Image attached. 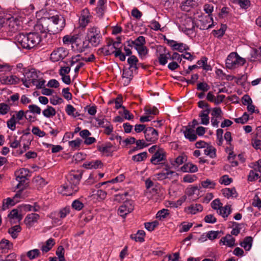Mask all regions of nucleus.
Wrapping results in <instances>:
<instances>
[{"instance_id":"nucleus-1","label":"nucleus","mask_w":261,"mask_h":261,"mask_svg":"<svg viewBox=\"0 0 261 261\" xmlns=\"http://www.w3.org/2000/svg\"><path fill=\"white\" fill-rule=\"evenodd\" d=\"M246 63V60L239 56L237 53H230L226 60V67L229 69H234L242 66Z\"/></svg>"},{"instance_id":"nucleus-2","label":"nucleus","mask_w":261,"mask_h":261,"mask_svg":"<svg viewBox=\"0 0 261 261\" xmlns=\"http://www.w3.org/2000/svg\"><path fill=\"white\" fill-rule=\"evenodd\" d=\"M23 74L24 77L20 80L25 87L29 88L31 84L37 85L38 76L35 69H24Z\"/></svg>"},{"instance_id":"nucleus-3","label":"nucleus","mask_w":261,"mask_h":261,"mask_svg":"<svg viewBox=\"0 0 261 261\" xmlns=\"http://www.w3.org/2000/svg\"><path fill=\"white\" fill-rule=\"evenodd\" d=\"M20 37H23L20 41L21 43H25L28 44L26 47H32L39 44L41 41V38L40 34H19Z\"/></svg>"},{"instance_id":"nucleus-4","label":"nucleus","mask_w":261,"mask_h":261,"mask_svg":"<svg viewBox=\"0 0 261 261\" xmlns=\"http://www.w3.org/2000/svg\"><path fill=\"white\" fill-rule=\"evenodd\" d=\"M120 44L119 41H114L112 39H109L106 45L99 48L97 53L99 56H109L114 53V49Z\"/></svg>"},{"instance_id":"nucleus-5","label":"nucleus","mask_w":261,"mask_h":261,"mask_svg":"<svg viewBox=\"0 0 261 261\" xmlns=\"http://www.w3.org/2000/svg\"><path fill=\"white\" fill-rule=\"evenodd\" d=\"M29 173V170L26 168H21L15 171L16 179L19 182L16 186L17 189H20L19 190L22 189L23 191Z\"/></svg>"},{"instance_id":"nucleus-6","label":"nucleus","mask_w":261,"mask_h":261,"mask_svg":"<svg viewBox=\"0 0 261 261\" xmlns=\"http://www.w3.org/2000/svg\"><path fill=\"white\" fill-rule=\"evenodd\" d=\"M134 209V204L133 202L131 200H126L123 204L119 207L117 213L120 216L125 218L127 215L133 211Z\"/></svg>"},{"instance_id":"nucleus-7","label":"nucleus","mask_w":261,"mask_h":261,"mask_svg":"<svg viewBox=\"0 0 261 261\" xmlns=\"http://www.w3.org/2000/svg\"><path fill=\"white\" fill-rule=\"evenodd\" d=\"M25 197L26 194L23 193L22 189L18 190L14 196L13 199H11V198H8L4 200H6V202L4 201L3 202V209L5 210L8 208L9 205H14L16 203L19 201V199H24Z\"/></svg>"},{"instance_id":"nucleus-8","label":"nucleus","mask_w":261,"mask_h":261,"mask_svg":"<svg viewBox=\"0 0 261 261\" xmlns=\"http://www.w3.org/2000/svg\"><path fill=\"white\" fill-rule=\"evenodd\" d=\"M4 19H6V22L8 24L10 31L15 33L18 31L20 25V20L17 18H14L9 14L4 15Z\"/></svg>"},{"instance_id":"nucleus-9","label":"nucleus","mask_w":261,"mask_h":261,"mask_svg":"<svg viewBox=\"0 0 261 261\" xmlns=\"http://www.w3.org/2000/svg\"><path fill=\"white\" fill-rule=\"evenodd\" d=\"M156 53L159 62L161 65H165L167 63L168 59L170 57L169 51L166 50V48L160 46L157 47Z\"/></svg>"},{"instance_id":"nucleus-10","label":"nucleus","mask_w":261,"mask_h":261,"mask_svg":"<svg viewBox=\"0 0 261 261\" xmlns=\"http://www.w3.org/2000/svg\"><path fill=\"white\" fill-rule=\"evenodd\" d=\"M166 160V153L163 149H158L152 155L150 162L151 164L156 165L161 164Z\"/></svg>"},{"instance_id":"nucleus-11","label":"nucleus","mask_w":261,"mask_h":261,"mask_svg":"<svg viewBox=\"0 0 261 261\" xmlns=\"http://www.w3.org/2000/svg\"><path fill=\"white\" fill-rule=\"evenodd\" d=\"M144 134L146 141L150 142V144L155 143L158 139V132L153 127H146L144 131Z\"/></svg>"},{"instance_id":"nucleus-12","label":"nucleus","mask_w":261,"mask_h":261,"mask_svg":"<svg viewBox=\"0 0 261 261\" xmlns=\"http://www.w3.org/2000/svg\"><path fill=\"white\" fill-rule=\"evenodd\" d=\"M82 175V170H72L67 175V181L69 183L79 186Z\"/></svg>"},{"instance_id":"nucleus-13","label":"nucleus","mask_w":261,"mask_h":261,"mask_svg":"<svg viewBox=\"0 0 261 261\" xmlns=\"http://www.w3.org/2000/svg\"><path fill=\"white\" fill-rule=\"evenodd\" d=\"M222 111L219 107H215L212 110L211 123L213 126L218 127L220 120L222 118Z\"/></svg>"},{"instance_id":"nucleus-14","label":"nucleus","mask_w":261,"mask_h":261,"mask_svg":"<svg viewBox=\"0 0 261 261\" xmlns=\"http://www.w3.org/2000/svg\"><path fill=\"white\" fill-rule=\"evenodd\" d=\"M48 20L53 22L56 30L55 31H61L65 25V21L62 16L55 15L48 18Z\"/></svg>"},{"instance_id":"nucleus-15","label":"nucleus","mask_w":261,"mask_h":261,"mask_svg":"<svg viewBox=\"0 0 261 261\" xmlns=\"http://www.w3.org/2000/svg\"><path fill=\"white\" fill-rule=\"evenodd\" d=\"M67 56V53L63 47H59L54 50L50 54V59L53 62H57L63 59Z\"/></svg>"},{"instance_id":"nucleus-16","label":"nucleus","mask_w":261,"mask_h":261,"mask_svg":"<svg viewBox=\"0 0 261 261\" xmlns=\"http://www.w3.org/2000/svg\"><path fill=\"white\" fill-rule=\"evenodd\" d=\"M198 5V0H186L181 4L180 8L183 11L190 12L196 8Z\"/></svg>"},{"instance_id":"nucleus-17","label":"nucleus","mask_w":261,"mask_h":261,"mask_svg":"<svg viewBox=\"0 0 261 261\" xmlns=\"http://www.w3.org/2000/svg\"><path fill=\"white\" fill-rule=\"evenodd\" d=\"M85 39L91 46L96 47L101 42L102 36L101 34H87Z\"/></svg>"},{"instance_id":"nucleus-18","label":"nucleus","mask_w":261,"mask_h":261,"mask_svg":"<svg viewBox=\"0 0 261 261\" xmlns=\"http://www.w3.org/2000/svg\"><path fill=\"white\" fill-rule=\"evenodd\" d=\"M164 39L166 43L171 47L173 48L174 50H177L179 52H183L184 50H186L189 49L188 46L182 43H177L176 41L169 40L166 38L165 36H164Z\"/></svg>"},{"instance_id":"nucleus-19","label":"nucleus","mask_w":261,"mask_h":261,"mask_svg":"<svg viewBox=\"0 0 261 261\" xmlns=\"http://www.w3.org/2000/svg\"><path fill=\"white\" fill-rule=\"evenodd\" d=\"M40 216L37 214H29L25 217L24 222L28 227L31 228L35 223L37 222Z\"/></svg>"},{"instance_id":"nucleus-20","label":"nucleus","mask_w":261,"mask_h":261,"mask_svg":"<svg viewBox=\"0 0 261 261\" xmlns=\"http://www.w3.org/2000/svg\"><path fill=\"white\" fill-rule=\"evenodd\" d=\"M63 189H64L62 191L63 194L70 196L76 193L79 190V187L78 186L68 182L66 185L63 186Z\"/></svg>"},{"instance_id":"nucleus-21","label":"nucleus","mask_w":261,"mask_h":261,"mask_svg":"<svg viewBox=\"0 0 261 261\" xmlns=\"http://www.w3.org/2000/svg\"><path fill=\"white\" fill-rule=\"evenodd\" d=\"M250 57L249 60L251 62L261 61V47L258 48H251L250 53Z\"/></svg>"},{"instance_id":"nucleus-22","label":"nucleus","mask_w":261,"mask_h":261,"mask_svg":"<svg viewBox=\"0 0 261 261\" xmlns=\"http://www.w3.org/2000/svg\"><path fill=\"white\" fill-rule=\"evenodd\" d=\"M83 166L87 169H96L101 168L103 167V163L100 160L87 161L84 163Z\"/></svg>"},{"instance_id":"nucleus-23","label":"nucleus","mask_w":261,"mask_h":261,"mask_svg":"<svg viewBox=\"0 0 261 261\" xmlns=\"http://www.w3.org/2000/svg\"><path fill=\"white\" fill-rule=\"evenodd\" d=\"M211 111V109H204L200 112L199 116L201 119V124L203 125H207L209 124L210 117L208 115Z\"/></svg>"},{"instance_id":"nucleus-24","label":"nucleus","mask_w":261,"mask_h":261,"mask_svg":"<svg viewBox=\"0 0 261 261\" xmlns=\"http://www.w3.org/2000/svg\"><path fill=\"white\" fill-rule=\"evenodd\" d=\"M226 245L231 247L234 245L235 239L230 234H227L225 237H222L220 241V244Z\"/></svg>"},{"instance_id":"nucleus-25","label":"nucleus","mask_w":261,"mask_h":261,"mask_svg":"<svg viewBox=\"0 0 261 261\" xmlns=\"http://www.w3.org/2000/svg\"><path fill=\"white\" fill-rule=\"evenodd\" d=\"M180 169L184 172L195 173L198 171V167L196 165L189 162L185 164Z\"/></svg>"},{"instance_id":"nucleus-26","label":"nucleus","mask_w":261,"mask_h":261,"mask_svg":"<svg viewBox=\"0 0 261 261\" xmlns=\"http://www.w3.org/2000/svg\"><path fill=\"white\" fill-rule=\"evenodd\" d=\"M112 147L113 145L110 142H108L104 146L99 147L98 150L105 154L106 156H110L112 155V153L113 152L112 150Z\"/></svg>"},{"instance_id":"nucleus-27","label":"nucleus","mask_w":261,"mask_h":261,"mask_svg":"<svg viewBox=\"0 0 261 261\" xmlns=\"http://www.w3.org/2000/svg\"><path fill=\"white\" fill-rule=\"evenodd\" d=\"M65 111L68 115L71 116L74 118L77 117L81 115L79 111H76L75 108L69 104L66 106Z\"/></svg>"},{"instance_id":"nucleus-28","label":"nucleus","mask_w":261,"mask_h":261,"mask_svg":"<svg viewBox=\"0 0 261 261\" xmlns=\"http://www.w3.org/2000/svg\"><path fill=\"white\" fill-rule=\"evenodd\" d=\"M145 232L144 230H139L137 233L130 235V238L136 242H143L144 241Z\"/></svg>"},{"instance_id":"nucleus-29","label":"nucleus","mask_w":261,"mask_h":261,"mask_svg":"<svg viewBox=\"0 0 261 261\" xmlns=\"http://www.w3.org/2000/svg\"><path fill=\"white\" fill-rule=\"evenodd\" d=\"M185 159V156L179 155L174 160L173 159H170L169 162L173 167H178L184 163Z\"/></svg>"},{"instance_id":"nucleus-30","label":"nucleus","mask_w":261,"mask_h":261,"mask_svg":"<svg viewBox=\"0 0 261 261\" xmlns=\"http://www.w3.org/2000/svg\"><path fill=\"white\" fill-rule=\"evenodd\" d=\"M218 211L219 213H218L222 217L225 219L227 218V217L231 212V205H226L224 206H222Z\"/></svg>"},{"instance_id":"nucleus-31","label":"nucleus","mask_w":261,"mask_h":261,"mask_svg":"<svg viewBox=\"0 0 261 261\" xmlns=\"http://www.w3.org/2000/svg\"><path fill=\"white\" fill-rule=\"evenodd\" d=\"M253 242V239L251 237L245 238L244 241L240 243V245L244 248L246 251H249L251 249Z\"/></svg>"},{"instance_id":"nucleus-32","label":"nucleus","mask_w":261,"mask_h":261,"mask_svg":"<svg viewBox=\"0 0 261 261\" xmlns=\"http://www.w3.org/2000/svg\"><path fill=\"white\" fill-rule=\"evenodd\" d=\"M9 218L12 222L13 220H16L19 222L22 219V215L18 213L17 209L12 210L8 215Z\"/></svg>"},{"instance_id":"nucleus-33","label":"nucleus","mask_w":261,"mask_h":261,"mask_svg":"<svg viewBox=\"0 0 261 261\" xmlns=\"http://www.w3.org/2000/svg\"><path fill=\"white\" fill-rule=\"evenodd\" d=\"M261 176V172L259 173L257 170H255L254 168L253 170H250L248 175V180L249 181H254L260 178Z\"/></svg>"},{"instance_id":"nucleus-34","label":"nucleus","mask_w":261,"mask_h":261,"mask_svg":"<svg viewBox=\"0 0 261 261\" xmlns=\"http://www.w3.org/2000/svg\"><path fill=\"white\" fill-rule=\"evenodd\" d=\"M185 137L189 140L190 141H194L197 139V135L194 130L191 128H187L184 132Z\"/></svg>"},{"instance_id":"nucleus-35","label":"nucleus","mask_w":261,"mask_h":261,"mask_svg":"<svg viewBox=\"0 0 261 261\" xmlns=\"http://www.w3.org/2000/svg\"><path fill=\"white\" fill-rule=\"evenodd\" d=\"M78 39V35L76 34L73 36L67 35L63 38V43L65 44H73L76 42Z\"/></svg>"},{"instance_id":"nucleus-36","label":"nucleus","mask_w":261,"mask_h":261,"mask_svg":"<svg viewBox=\"0 0 261 261\" xmlns=\"http://www.w3.org/2000/svg\"><path fill=\"white\" fill-rule=\"evenodd\" d=\"M55 244V240L53 238H50L47 240L45 244L43 245L41 247V250L44 252L49 251Z\"/></svg>"},{"instance_id":"nucleus-37","label":"nucleus","mask_w":261,"mask_h":261,"mask_svg":"<svg viewBox=\"0 0 261 261\" xmlns=\"http://www.w3.org/2000/svg\"><path fill=\"white\" fill-rule=\"evenodd\" d=\"M222 191L223 195L227 198L236 197L237 196V193L234 188H225Z\"/></svg>"},{"instance_id":"nucleus-38","label":"nucleus","mask_w":261,"mask_h":261,"mask_svg":"<svg viewBox=\"0 0 261 261\" xmlns=\"http://www.w3.org/2000/svg\"><path fill=\"white\" fill-rule=\"evenodd\" d=\"M207 58L203 57L201 59V60H198L197 62V64L200 67H202L205 70H211L212 68L210 65L207 64Z\"/></svg>"},{"instance_id":"nucleus-39","label":"nucleus","mask_w":261,"mask_h":261,"mask_svg":"<svg viewBox=\"0 0 261 261\" xmlns=\"http://www.w3.org/2000/svg\"><path fill=\"white\" fill-rule=\"evenodd\" d=\"M21 230V228L19 225H15L10 228L8 229V232L13 239H16Z\"/></svg>"},{"instance_id":"nucleus-40","label":"nucleus","mask_w":261,"mask_h":261,"mask_svg":"<svg viewBox=\"0 0 261 261\" xmlns=\"http://www.w3.org/2000/svg\"><path fill=\"white\" fill-rule=\"evenodd\" d=\"M188 210L190 213L195 214L197 212H201L203 210V206L200 204H193L188 207Z\"/></svg>"},{"instance_id":"nucleus-41","label":"nucleus","mask_w":261,"mask_h":261,"mask_svg":"<svg viewBox=\"0 0 261 261\" xmlns=\"http://www.w3.org/2000/svg\"><path fill=\"white\" fill-rule=\"evenodd\" d=\"M204 154L211 158H215L216 156V149L214 147L208 145L204 149Z\"/></svg>"},{"instance_id":"nucleus-42","label":"nucleus","mask_w":261,"mask_h":261,"mask_svg":"<svg viewBox=\"0 0 261 261\" xmlns=\"http://www.w3.org/2000/svg\"><path fill=\"white\" fill-rule=\"evenodd\" d=\"M42 114L45 117L50 118L55 116L56 112L53 107L47 106V108L43 111Z\"/></svg>"},{"instance_id":"nucleus-43","label":"nucleus","mask_w":261,"mask_h":261,"mask_svg":"<svg viewBox=\"0 0 261 261\" xmlns=\"http://www.w3.org/2000/svg\"><path fill=\"white\" fill-rule=\"evenodd\" d=\"M135 48L137 50L140 57L141 58L145 57L148 54V49L144 45H138L137 46H135Z\"/></svg>"},{"instance_id":"nucleus-44","label":"nucleus","mask_w":261,"mask_h":261,"mask_svg":"<svg viewBox=\"0 0 261 261\" xmlns=\"http://www.w3.org/2000/svg\"><path fill=\"white\" fill-rule=\"evenodd\" d=\"M147 158V153L146 152H142L138 154L133 155L132 160L134 162H140L144 161Z\"/></svg>"},{"instance_id":"nucleus-45","label":"nucleus","mask_w":261,"mask_h":261,"mask_svg":"<svg viewBox=\"0 0 261 261\" xmlns=\"http://www.w3.org/2000/svg\"><path fill=\"white\" fill-rule=\"evenodd\" d=\"M169 215V211L168 209L163 208L159 211L156 215V218L162 220L166 218Z\"/></svg>"},{"instance_id":"nucleus-46","label":"nucleus","mask_w":261,"mask_h":261,"mask_svg":"<svg viewBox=\"0 0 261 261\" xmlns=\"http://www.w3.org/2000/svg\"><path fill=\"white\" fill-rule=\"evenodd\" d=\"M82 140L80 138L69 142V146L72 150L77 149L80 148Z\"/></svg>"},{"instance_id":"nucleus-47","label":"nucleus","mask_w":261,"mask_h":261,"mask_svg":"<svg viewBox=\"0 0 261 261\" xmlns=\"http://www.w3.org/2000/svg\"><path fill=\"white\" fill-rule=\"evenodd\" d=\"M28 108L29 110L25 111L26 114L31 112L33 114L39 115L41 113V109L36 105H30L29 106Z\"/></svg>"},{"instance_id":"nucleus-48","label":"nucleus","mask_w":261,"mask_h":261,"mask_svg":"<svg viewBox=\"0 0 261 261\" xmlns=\"http://www.w3.org/2000/svg\"><path fill=\"white\" fill-rule=\"evenodd\" d=\"M201 184L204 188L214 189L216 186V183L209 179L201 181Z\"/></svg>"},{"instance_id":"nucleus-49","label":"nucleus","mask_w":261,"mask_h":261,"mask_svg":"<svg viewBox=\"0 0 261 261\" xmlns=\"http://www.w3.org/2000/svg\"><path fill=\"white\" fill-rule=\"evenodd\" d=\"M64 248L62 246H60L57 249L56 254L58 256V257L59 259V261H65V258L64 257Z\"/></svg>"},{"instance_id":"nucleus-50","label":"nucleus","mask_w":261,"mask_h":261,"mask_svg":"<svg viewBox=\"0 0 261 261\" xmlns=\"http://www.w3.org/2000/svg\"><path fill=\"white\" fill-rule=\"evenodd\" d=\"M148 27L151 29H152L154 31H157L159 30L162 31V32L165 31V30H164L165 28H161V25H160V23L156 21H153L151 22L150 23V24L148 25Z\"/></svg>"},{"instance_id":"nucleus-51","label":"nucleus","mask_w":261,"mask_h":261,"mask_svg":"<svg viewBox=\"0 0 261 261\" xmlns=\"http://www.w3.org/2000/svg\"><path fill=\"white\" fill-rule=\"evenodd\" d=\"M159 225L158 221H154L151 222H146L144 223L145 227L149 231L153 230Z\"/></svg>"},{"instance_id":"nucleus-52","label":"nucleus","mask_w":261,"mask_h":261,"mask_svg":"<svg viewBox=\"0 0 261 261\" xmlns=\"http://www.w3.org/2000/svg\"><path fill=\"white\" fill-rule=\"evenodd\" d=\"M16 120L15 116L13 115L9 120L7 122L8 127L11 130H14L16 129Z\"/></svg>"},{"instance_id":"nucleus-53","label":"nucleus","mask_w":261,"mask_h":261,"mask_svg":"<svg viewBox=\"0 0 261 261\" xmlns=\"http://www.w3.org/2000/svg\"><path fill=\"white\" fill-rule=\"evenodd\" d=\"M70 208L69 206H66L60 210L58 213V216L60 218L63 219L66 217V216L70 213Z\"/></svg>"},{"instance_id":"nucleus-54","label":"nucleus","mask_w":261,"mask_h":261,"mask_svg":"<svg viewBox=\"0 0 261 261\" xmlns=\"http://www.w3.org/2000/svg\"><path fill=\"white\" fill-rule=\"evenodd\" d=\"M71 206L73 209L79 211L83 208L84 204L79 200L76 199L72 202Z\"/></svg>"},{"instance_id":"nucleus-55","label":"nucleus","mask_w":261,"mask_h":261,"mask_svg":"<svg viewBox=\"0 0 261 261\" xmlns=\"http://www.w3.org/2000/svg\"><path fill=\"white\" fill-rule=\"evenodd\" d=\"M138 62V60L137 58L135 56H131L127 59V62L128 64L130 65V67H134L136 69H137V63Z\"/></svg>"},{"instance_id":"nucleus-56","label":"nucleus","mask_w":261,"mask_h":261,"mask_svg":"<svg viewBox=\"0 0 261 261\" xmlns=\"http://www.w3.org/2000/svg\"><path fill=\"white\" fill-rule=\"evenodd\" d=\"M203 10L208 16H210L214 10V4L212 3L205 4L203 6Z\"/></svg>"},{"instance_id":"nucleus-57","label":"nucleus","mask_w":261,"mask_h":261,"mask_svg":"<svg viewBox=\"0 0 261 261\" xmlns=\"http://www.w3.org/2000/svg\"><path fill=\"white\" fill-rule=\"evenodd\" d=\"M221 231H210L207 234V237L211 240L216 239L220 237Z\"/></svg>"},{"instance_id":"nucleus-58","label":"nucleus","mask_w":261,"mask_h":261,"mask_svg":"<svg viewBox=\"0 0 261 261\" xmlns=\"http://www.w3.org/2000/svg\"><path fill=\"white\" fill-rule=\"evenodd\" d=\"M40 254V251L37 249H35L32 250H30L27 252V256L30 259H33L39 256Z\"/></svg>"},{"instance_id":"nucleus-59","label":"nucleus","mask_w":261,"mask_h":261,"mask_svg":"<svg viewBox=\"0 0 261 261\" xmlns=\"http://www.w3.org/2000/svg\"><path fill=\"white\" fill-rule=\"evenodd\" d=\"M114 103H115V109L118 110L120 108L124 109V107L122 105V96L121 95H119L114 99Z\"/></svg>"},{"instance_id":"nucleus-60","label":"nucleus","mask_w":261,"mask_h":261,"mask_svg":"<svg viewBox=\"0 0 261 261\" xmlns=\"http://www.w3.org/2000/svg\"><path fill=\"white\" fill-rule=\"evenodd\" d=\"M249 119V115L245 113L241 117L234 119V121L237 123L245 124Z\"/></svg>"},{"instance_id":"nucleus-61","label":"nucleus","mask_w":261,"mask_h":261,"mask_svg":"<svg viewBox=\"0 0 261 261\" xmlns=\"http://www.w3.org/2000/svg\"><path fill=\"white\" fill-rule=\"evenodd\" d=\"M20 79L15 75H11L10 77H7L5 83L8 84H14L18 83Z\"/></svg>"},{"instance_id":"nucleus-62","label":"nucleus","mask_w":261,"mask_h":261,"mask_svg":"<svg viewBox=\"0 0 261 261\" xmlns=\"http://www.w3.org/2000/svg\"><path fill=\"white\" fill-rule=\"evenodd\" d=\"M222 206V203L220 202V200L219 199L217 198L213 200L211 203V206L212 207L217 210V212L219 213V210Z\"/></svg>"},{"instance_id":"nucleus-63","label":"nucleus","mask_w":261,"mask_h":261,"mask_svg":"<svg viewBox=\"0 0 261 261\" xmlns=\"http://www.w3.org/2000/svg\"><path fill=\"white\" fill-rule=\"evenodd\" d=\"M223 130L221 128H219L217 130V139L218 140L217 144L219 146H221L223 143Z\"/></svg>"},{"instance_id":"nucleus-64","label":"nucleus","mask_w":261,"mask_h":261,"mask_svg":"<svg viewBox=\"0 0 261 261\" xmlns=\"http://www.w3.org/2000/svg\"><path fill=\"white\" fill-rule=\"evenodd\" d=\"M232 181L231 178H229L227 175L222 176L219 179V182L221 184L228 185Z\"/></svg>"}]
</instances>
